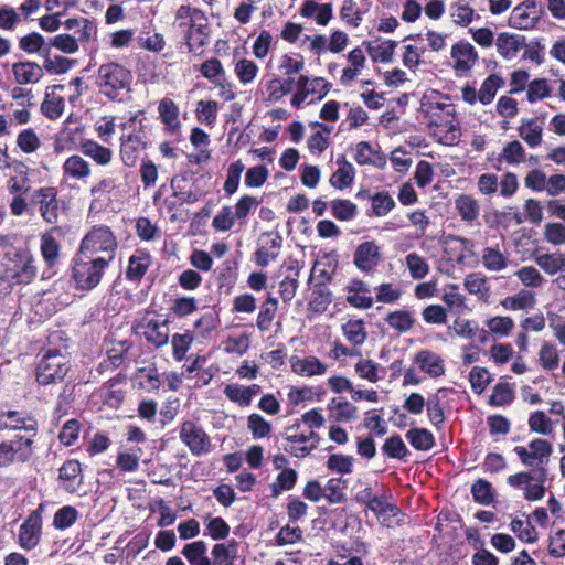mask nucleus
<instances>
[{
  "label": "nucleus",
  "instance_id": "nucleus-58",
  "mask_svg": "<svg viewBox=\"0 0 565 565\" xmlns=\"http://www.w3.org/2000/svg\"><path fill=\"white\" fill-rule=\"evenodd\" d=\"M478 331V324L475 321L457 318L452 324L448 327L449 334L465 340L473 339Z\"/></svg>",
  "mask_w": 565,
  "mask_h": 565
},
{
  "label": "nucleus",
  "instance_id": "nucleus-23",
  "mask_svg": "<svg viewBox=\"0 0 565 565\" xmlns=\"http://www.w3.org/2000/svg\"><path fill=\"white\" fill-rule=\"evenodd\" d=\"M142 329L146 340L154 347L160 348L169 342L170 330L167 320L149 319L142 326Z\"/></svg>",
  "mask_w": 565,
  "mask_h": 565
},
{
  "label": "nucleus",
  "instance_id": "nucleus-39",
  "mask_svg": "<svg viewBox=\"0 0 565 565\" xmlns=\"http://www.w3.org/2000/svg\"><path fill=\"white\" fill-rule=\"evenodd\" d=\"M536 303L535 295L527 290V289H521L518 294L513 296L505 297L500 305L511 311H519V310H529L534 308Z\"/></svg>",
  "mask_w": 565,
  "mask_h": 565
},
{
  "label": "nucleus",
  "instance_id": "nucleus-55",
  "mask_svg": "<svg viewBox=\"0 0 565 565\" xmlns=\"http://www.w3.org/2000/svg\"><path fill=\"white\" fill-rule=\"evenodd\" d=\"M277 308V299L269 296L267 300L263 303V307L257 316L256 324L260 331L264 332L269 330L271 322L276 316Z\"/></svg>",
  "mask_w": 565,
  "mask_h": 565
},
{
  "label": "nucleus",
  "instance_id": "nucleus-2",
  "mask_svg": "<svg viewBox=\"0 0 565 565\" xmlns=\"http://www.w3.org/2000/svg\"><path fill=\"white\" fill-rule=\"evenodd\" d=\"M2 279L13 285L30 284L38 274L35 258L26 248H13L6 253Z\"/></svg>",
  "mask_w": 565,
  "mask_h": 565
},
{
  "label": "nucleus",
  "instance_id": "nucleus-31",
  "mask_svg": "<svg viewBox=\"0 0 565 565\" xmlns=\"http://www.w3.org/2000/svg\"><path fill=\"white\" fill-rule=\"evenodd\" d=\"M348 61L350 65L343 68L340 77V82L344 86L350 85L361 74L366 58L362 49L355 47L348 54Z\"/></svg>",
  "mask_w": 565,
  "mask_h": 565
},
{
  "label": "nucleus",
  "instance_id": "nucleus-64",
  "mask_svg": "<svg viewBox=\"0 0 565 565\" xmlns=\"http://www.w3.org/2000/svg\"><path fill=\"white\" fill-rule=\"evenodd\" d=\"M544 239L554 245L562 246L565 244V224L561 222H548L543 230Z\"/></svg>",
  "mask_w": 565,
  "mask_h": 565
},
{
  "label": "nucleus",
  "instance_id": "nucleus-54",
  "mask_svg": "<svg viewBox=\"0 0 565 565\" xmlns=\"http://www.w3.org/2000/svg\"><path fill=\"white\" fill-rule=\"evenodd\" d=\"M409 444L417 450L427 451L434 446V435L425 428H411L406 433Z\"/></svg>",
  "mask_w": 565,
  "mask_h": 565
},
{
  "label": "nucleus",
  "instance_id": "nucleus-1",
  "mask_svg": "<svg viewBox=\"0 0 565 565\" xmlns=\"http://www.w3.org/2000/svg\"><path fill=\"white\" fill-rule=\"evenodd\" d=\"M36 422L18 412L0 414V468L24 462L32 455Z\"/></svg>",
  "mask_w": 565,
  "mask_h": 565
},
{
  "label": "nucleus",
  "instance_id": "nucleus-62",
  "mask_svg": "<svg viewBox=\"0 0 565 565\" xmlns=\"http://www.w3.org/2000/svg\"><path fill=\"white\" fill-rule=\"evenodd\" d=\"M218 109V103L215 100H200L195 110L196 118L202 124L214 126Z\"/></svg>",
  "mask_w": 565,
  "mask_h": 565
},
{
  "label": "nucleus",
  "instance_id": "nucleus-36",
  "mask_svg": "<svg viewBox=\"0 0 565 565\" xmlns=\"http://www.w3.org/2000/svg\"><path fill=\"white\" fill-rule=\"evenodd\" d=\"M463 286L470 295L476 296L481 301H488L491 288L487 277L481 273L467 275L463 280Z\"/></svg>",
  "mask_w": 565,
  "mask_h": 565
},
{
  "label": "nucleus",
  "instance_id": "nucleus-18",
  "mask_svg": "<svg viewBox=\"0 0 565 565\" xmlns=\"http://www.w3.org/2000/svg\"><path fill=\"white\" fill-rule=\"evenodd\" d=\"M328 418L333 423H350L358 418V407L343 397H333L327 404Z\"/></svg>",
  "mask_w": 565,
  "mask_h": 565
},
{
  "label": "nucleus",
  "instance_id": "nucleus-48",
  "mask_svg": "<svg viewBox=\"0 0 565 565\" xmlns=\"http://www.w3.org/2000/svg\"><path fill=\"white\" fill-rule=\"evenodd\" d=\"M519 135L531 148H535L542 142L543 126L536 119H530L520 126Z\"/></svg>",
  "mask_w": 565,
  "mask_h": 565
},
{
  "label": "nucleus",
  "instance_id": "nucleus-22",
  "mask_svg": "<svg viewBox=\"0 0 565 565\" xmlns=\"http://www.w3.org/2000/svg\"><path fill=\"white\" fill-rule=\"evenodd\" d=\"M495 46L501 57L511 61L525 46L524 38L519 34L502 32L495 39Z\"/></svg>",
  "mask_w": 565,
  "mask_h": 565
},
{
  "label": "nucleus",
  "instance_id": "nucleus-35",
  "mask_svg": "<svg viewBox=\"0 0 565 565\" xmlns=\"http://www.w3.org/2000/svg\"><path fill=\"white\" fill-rule=\"evenodd\" d=\"M260 391L259 385L253 384L244 387L238 384H228L224 387L225 396L233 403H237L242 406H248L253 397Z\"/></svg>",
  "mask_w": 565,
  "mask_h": 565
},
{
  "label": "nucleus",
  "instance_id": "nucleus-52",
  "mask_svg": "<svg viewBox=\"0 0 565 565\" xmlns=\"http://www.w3.org/2000/svg\"><path fill=\"white\" fill-rule=\"evenodd\" d=\"M385 320L392 329L399 333L408 332L415 324V319L412 313L406 310H395L390 312Z\"/></svg>",
  "mask_w": 565,
  "mask_h": 565
},
{
  "label": "nucleus",
  "instance_id": "nucleus-19",
  "mask_svg": "<svg viewBox=\"0 0 565 565\" xmlns=\"http://www.w3.org/2000/svg\"><path fill=\"white\" fill-rule=\"evenodd\" d=\"M55 188H41L36 192L40 212L43 220L50 224H55L58 220V202Z\"/></svg>",
  "mask_w": 565,
  "mask_h": 565
},
{
  "label": "nucleus",
  "instance_id": "nucleus-5",
  "mask_svg": "<svg viewBox=\"0 0 565 565\" xmlns=\"http://www.w3.org/2000/svg\"><path fill=\"white\" fill-rule=\"evenodd\" d=\"M117 239L109 227L94 226L82 239L78 252L90 257H104L107 263L115 259Z\"/></svg>",
  "mask_w": 565,
  "mask_h": 565
},
{
  "label": "nucleus",
  "instance_id": "nucleus-43",
  "mask_svg": "<svg viewBox=\"0 0 565 565\" xmlns=\"http://www.w3.org/2000/svg\"><path fill=\"white\" fill-rule=\"evenodd\" d=\"M207 544L202 541H194L186 544L182 550V555L191 565H211V561L206 555Z\"/></svg>",
  "mask_w": 565,
  "mask_h": 565
},
{
  "label": "nucleus",
  "instance_id": "nucleus-41",
  "mask_svg": "<svg viewBox=\"0 0 565 565\" xmlns=\"http://www.w3.org/2000/svg\"><path fill=\"white\" fill-rule=\"evenodd\" d=\"M79 129H71V128H64L62 129L54 139V151L56 153H63L67 151H73L77 147H79V143L84 140L79 138Z\"/></svg>",
  "mask_w": 565,
  "mask_h": 565
},
{
  "label": "nucleus",
  "instance_id": "nucleus-63",
  "mask_svg": "<svg viewBox=\"0 0 565 565\" xmlns=\"http://www.w3.org/2000/svg\"><path fill=\"white\" fill-rule=\"evenodd\" d=\"M514 275L525 287L530 288H541L546 282L545 278L533 266H523Z\"/></svg>",
  "mask_w": 565,
  "mask_h": 565
},
{
  "label": "nucleus",
  "instance_id": "nucleus-12",
  "mask_svg": "<svg viewBox=\"0 0 565 565\" xmlns=\"http://www.w3.org/2000/svg\"><path fill=\"white\" fill-rule=\"evenodd\" d=\"M44 503L32 511L19 527L18 544L24 551L35 548L42 540V515L44 513Z\"/></svg>",
  "mask_w": 565,
  "mask_h": 565
},
{
  "label": "nucleus",
  "instance_id": "nucleus-3",
  "mask_svg": "<svg viewBox=\"0 0 565 565\" xmlns=\"http://www.w3.org/2000/svg\"><path fill=\"white\" fill-rule=\"evenodd\" d=\"M109 266L104 257H90L77 252L73 260V279L76 287L83 290L94 289Z\"/></svg>",
  "mask_w": 565,
  "mask_h": 565
},
{
  "label": "nucleus",
  "instance_id": "nucleus-6",
  "mask_svg": "<svg viewBox=\"0 0 565 565\" xmlns=\"http://www.w3.org/2000/svg\"><path fill=\"white\" fill-rule=\"evenodd\" d=\"M282 449L295 458H306L319 447L320 436L312 429H303L299 424L285 428L281 435Z\"/></svg>",
  "mask_w": 565,
  "mask_h": 565
},
{
  "label": "nucleus",
  "instance_id": "nucleus-28",
  "mask_svg": "<svg viewBox=\"0 0 565 565\" xmlns=\"http://www.w3.org/2000/svg\"><path fill=\"white\" fill-rule=\"evenodd\" d=\"M65 30L73 32V35L83 43H87L96 35V25L87 18H71L63 22Z\"/></svg>",
  "mask_w": 565,
  "mask_h": 565
},
{
  "label": "nucleus",
  "instance_id": "nucleus-27",
  "mask_svg": "<svg viewBox=\"0 0 565 565\" xmlns=\"http://www.w3.org/2000/svg\"><path fill=\"white\" fill-rule=\"evenodd\" d=\"M81 471V463L76 460H68L60 468L58 478L66 492L74 493L78 490L82 484Z\"/></svg>",
  "mask_w": 565,
  "mask_h": 565
},
{
  "label": "nucleus",
  "instance_id": "nucleus-11",
  "mask_svg": "<svg viewBox=\"0 0 565 565\" xmlns=\"http://www.w3.org/2000/svg\"><path fill=\"white\" fill-rule=\"evenodd\" d=\"M513 451L525 467H545L553 454V445L542 438L531 440L527 446H515Z\"/></svg>",
  "mask_w": 565,
  "mask_h": 565
},
{
  "label": "nucleus",
  "instance_id": "nucleus-56",
  "mask_svg": "<svg viewBox=\"0 0 565 565\" xmlns=\"http://www.w3.org/2000/svg\"><path fill=\"white\" fill-rule=\"evenodd\" d=\"M305 68V61L301 56L284 54L278 60V71L281 77H292Z\"/></svg>",
  "mask_w": 565,
  "mask_h": 565
},
{
  "label": "nucleus",
  "instance_id": "nucleus-17",
  "mask_svg": "<svg viewBox=\"0 0 565 565\" xmlns=\"http://www.w3.org/2000/svg\"><path fill=\"white\" fill-rule=\"evenodd\" d=\"M290 367L295 374L305 377L321 376L328 371V365L315 355L291 356Z\"/></svg>",
  "mask_w": 565,
  "mask_h": 565
},
{
  "label": "nucleus",
  "instance_id": "nucleus-7",
  "mask_svg": "<svg viewBox=\"0 0 565 565\" xmlns=\"http://www.w3.org/2000/svg\"><path fill=\"white\" fill-rule=\"evenodd\" d=\"M547 479L546 467H541L532 471H522L511 475L507 479V483L523 491V497L527 501H540L545 497V482Z\"/></svg>",
  "mask_w": 565,
  "mask_h": 565
},
{
  "label": "nucleus",
  "instance_id": "nucleus-61",
  "mask_svg": "<svg viewBox=\"0 0 565 565\" xmlns=\"http://www.w3.org/2000/svg\"><path fill=\"white\" fill-rule=\"evenodd\" d=\"M342 331L348 341L360 345L366 340L367 333L362 320H349L342 326Z\"/></svg>",
  "mask_w": 565,
  "mask_h": 565
},
{
  "label": "nucleus",
  "instance_id": "nucleus-57",
  "mask_svg": "<svg viewBox=\"0 0 565 565\" xmlns=\"http://www.w3.org/2000/svg\"><path fill=\"white\" fill-rule=\"evenodd\" d=\"M499 160L509 164H519L525 161V150L518 140L510 141L502 148Z\"/></svg>",
  "mask_w": 565,
  "mask_h": 565
},
{
  "label": "nucleus",
  "instance_id": "nucleus-34",
  "mask_svg": "<svg viewBox=\"0 0 565 565\" xmlns=\"http://www.w3.org/2000/svg\"><path fill=\"white\" fill-rule=\"evenodd\" d=\"M151 265V256L147 252L137 250L128 260L126 277L129 280H140L149 266Z\"/></svg>",
  "mask_w": 565,
  "mask_h": 565
},
{
  "label": "nucleus",
  "instance_id": "nucleus-40",
  "mask_svg": "<svg viewBox=\"0 0 565 565\" xmlns=\"http://www.w3.org/2000/svg\"><path fill=\"white\" fill-rule=\"evenodd\" d=\"M397 42L393 40L375 41L367 44V52L373 62L391 63Z\"/></svg>",
  "mask_w": 565,
  "mask_h": 565
},
{
  "label": "nucleus",
  "instance_id": "nucleus-4",
  "mask_svg": "<svg viewBox=\"0 0 565 565\" xmlns=\"http://www.w3.org/2000/svg\"><path fill=\"white\" fill-rule=\"evenodd\" d=\"M430 120L435 126L433 134L443 145H455L460 138V130L455 117L452 104H430L428 108Z\"/></svg>",
  "mask_w": 565,
  "mask_h": 565
},
{
  "label": "nucleus",
  "instance_id": "nucleus-30",
  "mask_svg": "<svg viewBox=\"0 0 565 565\" xmlns=\"http://www.w3.org/2000/svg\"><path fill=\"white\" fill-rule=\"evenodd\" d=\"M370 510L375 513L379 522L384 526L392 527L399 522V509L383 500H372Z\"/></svg>",
  "mask_w": 565,
  "mask_h": 565
},
{
  "label": "nucleus",
  "instance_id": "nucleus-60",
  "mask_svg": "<svg viewBox=\"0 0 565 565\" xmlns=\"http://www.w3.org/2000/svg\"><path fill=\"white\" fill-rule=\"evenodd\" d=\"M77 519L78 511L72 505H64L55 512L52 525L56 530H66L71 527Z\"/></svg>",
  "mask_w": 565,
  "mask_h": 565
},
{
  "label": "nucleus",
  "instance_id": "nucleus-13",
  "mask_svg": "<svg viewBox=\"0 0 565 565\" xmlns=\"http://www.w3.org/2000/svg\"><path fill=\"white\" fill-rule=\"evenodd\" d=\"M93 172L90 163L79 154H72L62 164L61 184L75 188L77 183L85 184Z\"/></svg>",
  "mask_w": 565,
  "mask_h": 565
},
{
  "label": "nucleus",
  "instance_id": "nucleus-53",
  "mask_svg": "<svg viewBox=\"0 0 565 565\" xmlns=\"http://www.w3.org/2000/svg\"><path fill=\"white\" fill-rule=\"evenodd\" d=\"M539 364L545 371H554L559 364V353L555 344L544 342L539 350Z\"/></svg>",
  "mask_w": 565,
  "mask_h": 565
},
{
  "label": "nucleus",
  "instance_id": "nucleus-50",
  "mask_svg": "<svg viewBox=\"0 0 565 565\" xmlns=\"http://www.w3.org/2000/svg\"><path fill=\"white\" fill-rule=\"evenodd\" d=\"M484 324L489 332L498 338L509 337L515 327L513 319L508 316L491 317Z\"/></svg>",
  "mask_w": 565,
  "mask_h": 565
},
{
  "label": "nucleus",
  "instance_id": "nucleus-45",
  "mask_svg": "<svg viewBox=\"0 0 565 565\" xmlns=\"http://www.w3.org/2000/svg\"><path fill=\"white\" fill-rule=\"evenodd\" d=\"M404 265L407 268L411 278L414 280L425 278L430 270L428 260L415 252L405 256Z\"/></svg>",
  "mask_w": 565,
  "mask_h": 565
},
{
  "label": "nucleus",
  "instance_id": "nucleus-38",
  "mask_svg": "<svg viewBox=\"0 0 565 565\" xmlns=\"http://www.w3.org/2000/svg\"><path fill=\"white\" fill-rule=\"evenodd\" d=\"M455 207L465 222H473L476 221L480 215V206L472 195L470 194H459L455 199Z\"/></svg>",
  "mask_w": 565,
  "mask_h": 565
},
{
  "label": "nucleus",
  "instance_id": "nucleus-15",
  "mask_svg": "<svg viewBox=\"0 0 565 565\" xmlns=\"http://www.w3.org/2000/svg\"><path fill=\"white\" fill-rule=\"evenodd\" d=\"M414 363L433 379L440 377L446 372L443 356L428 349L417 351L414 355Z\"/></svg>",
  "mask_w": 565,
  "mask_h": 565
},
{
  "label": "nucleus",
  "instance_id": "nucleus-49",
  "mask_svg": "<svg viewBox=\"0 0 565 565\" xmlns=\"http://www.w3.org/2000/svg\"><path fill=\"white\" fill-rule=\"evenodd\" d=\"M214 565H223L237 558V543L233 540L227 543H217L212 548Z\"/></svg>",
  "mask_w": 565,
  "mask_h": 565
},
{
  "label": "nucleus",
  "instance_id": "nucleus-44",
  "mask_svg": "<svg viewBox=\"0 0 565 565\" xmlns=\"http://www.w3.org/2000/svg\"><path fill=\"white\" fill-rule=\"evenodd\" d=\"M354 371L360 379L373 384L382 380L384 374V369L371 359L359 360L354 365Z\"/></svg>",
  "mask_w": 565,
  "mask_h": 565
},
{
  "label": "nucleus",
  "instance_id": "nucleus-29",
  "mask_svg": "<svg viewBox=\"0 0 565 565\" xmlns=\"http://www.w3.org/2000/svg\"><path fill=\"white\" fill-rule=\"evenodd\" d=\"M158 113L161 121L166 126V130L170 134L179 132L181 121L179 119V107L170 98H163L159 102Z\"/></svg>",
  "mask_w": 565,
  "mask_h": 565
},
{
  "label": "nucleus",
  "instance_id": "nucleus-37",
  "mask_svg": "<svg viewBox=\"0 0 565 565\" xmlns=\"http://www.w3.org/2000/svg\"><path fill=\"white\" fill-rule=\"evenodd\" d=\"M281 237L279 235H267V241L263 243V245L256 252V263L257 265L265 267L271 260H275L281 248Z\"/></svg>",
  "mask_w": 565,
  "mask_h": 565
},
{
  "label": "nucleus",
  "instance_id": "nucleus-42",
  "mask_svg": "<svg viewBox=\"0 0 565 565\" xmlns=\"http://www.w3.org/2000/svg\"><path fill=\"white\" fill-rule=\"evenodd\" d=\"M530 8H534V2L531 3L525 1L518 7H515L509 18V24L519 30H529L533 28L536 23V19L530 17L527 10Z\"/></svg>",
  "mask_w": 565,
  "mask_h": 565
},
{
  "label": "nucleus",
  "instance_id": "nucleus-8",
  "mask_svg": "<svg viewBox=\"0 0 565 565\" xmlns=\"http://www.w3.org/2000/svg\"><path fill=\"white\" fill-rule=\"evenodd\" d=\"M131 73L117 63L103 64L98 70L97 85L100 93L109 98H116L120 92L128 90Z\"/></svg>",
  "mask_w": 565,
  "mask_h": 565
},
{
  "label": "nucleus",
  "instance_id": "nucleus-32",
  "mask_svg": "<svg viewBox=\"0 0 565 565\" xmlns=\"http://www.w3.org/2000/svg\"><path fill=\"white\" fill-rule=\"evenodd\" d=\"M199 17V11L192 10L188 6H181L175 14L174 25L184 34L190 51L192 50L190 41L193 35L196 18Z\"/></svg>",
  "mask_w": 565,
  "mask_h": 565
},
{
  "label": "nucleus",
  "instance_id": "nucleus-26",
  "mask_svg": "<svg viewBox=\"0 0 565 565\" xmlns=\"http://www.w3.org/2000/svg\"><path fill=\"white\" fill-rule=\"evenodd\" d=\"M82 153L92 159L98 166H108L114 157L110 148L105 147L93 139H84L79 143Z\"/></svg>",
  "mask_w": 565,
  "mask_h": 565
},
{
  "label": "nucleus",
  "instance_id": "nucleus-20",
  "mask_svg": "<svg viewBox=\"0 0 565 565\" xmlns=\"http://www.w3.org/2000/svg\"><path fill=\"white\" fill-rule=\"evenodd\" d=\"M145 141L141 132L124 136L120 142V158L125 166L134 167L137 163L139 153L145 149Z\"/></svg>",
  "mask_w": 565,
  "mask_h": 565
},
{
  "label": "nucleus",
  "instance_id": "nucleus-16",
  "mask_svg": "<svg viewBox=\"0 0 565 565\" xmlns=\"http://www.w3.org/2000/svg\"><path fill=\"white\" fill-rule=\"evenodd\" d=\"M381 260L380 247L373 241L360 244L353 256V264L364 273H371Z\"/></svg>",
  "mask_w": 565,
  "mask_h": 565
},
{
  "label": "nucleus",
  "instance_id": "nucleus-9",
  "mask_svg": "<svg viewBox=\"0 0 565 565\" xmlns=\"http://www.w3.org/2000/svg\"><path fill=\"white\" fill-rule=\"evenodd\" d=\"M70 370V362L65 354L56 350H49L38 363L36 381L41 385L61 382Z\"/></svg>",
  "mask_w": 565,
  "mask_h": 565
},
{
  "label": "nucleus",
  "instance_id": "nucleus-24",
  "mask_svg": "<svg viewBox=\"0 0 565 565\" xmlns=\"http://www.w3.org/2000/svg\"><path fill=\"white\" fill-rule=\"evenodd\" d=\"M14 81L19 85L35 84L44 75L42 67L35 62H18L12 65Z\"/></svg>",
  "mask_w": 565,
  "mask_h": 565
},
{
  "label": "nucleus",
  "instance_id": "nucleus-14",
  "mask_svg": "<svg viewBox=\"0 0 565 565\" xmlns=\"http://www.w3.org/2000/svg\"><path fill=\"white\" fill-rule=\"evenodd\" d=\"M451 67L459 77L467 76L476 66L479 55L468 41H459L450 47Z\"/></svg>",
  "mask_w": 565,
  "mask_h": 565
},
{
  "label": "nucleus",
  "instance_id": "nucleus-59",
  "mask_svg": "<svg viewBox=\"0 0 565 565\" xmlns=\"http://www.w3.org/2000/svg\"><path fill=\"white\" fill-rule=\"evenodd\" d=\"M142 456L141 448L131 451L120 450L117 456L116 465L125 472H132L139 468V461Z\"/></svg>",
  "mask_w": 565,
  "mask_h": 565
},
{
  "label": "nucleus",
  "instance_id": "nucleus-47",
  "mask_svg": "<svg viewBox=\"0 0 565 565\" xmlns=\"http://www.w3.org/2000/svg\"><path fill=\"white\" fill-rule=\"evenodd\" d=\"M234 73L238 82L243 86H247L256 79L259 67L253 60L239 58L234 64Z\"/></svg>",
  "mask_w": 565,
  "mask_h": 565
},
{
  "label": "nucleus",
  "instance_id": "nucleus-21",
  "mask_svg": "<svg viewBox=\"0 0 565 565\" xmlns=\"http://www.w3.org/2000/svg\"><path fill=\"white\" fill-rule=\"evenodd\" d=\"M347 301L352 307L369 309L373 306V298L370 296V288L366 282L360 279H352L347 286Z\"/></svg>",
  "mask_w": 565,
  "mask_h": 565
},
{
  "label": "nucleus",
  "instance_id": "nucleus-10",
  "mask_svg": "<svg viewBox=\"0 0 565 565\" xmlns=\"http://www.w3.org/2000/svg\"><path fill=\"white\" fill-rule=\"evenodd\" d=\"M179 438L193 456L200 457L211 451V438L198 422H182Z\"/></svg>",
  "mask_w": 565,
  "mask_h": 565
},
{
  "label": "nucleus",
  "instance_id": "nucleus-25",
  "mask_svg": "<svg viewBox=\"0 0 565 565\" xmlns=\"http://www.w3.org/2000/svg\"><path fill=\"white\" fill-rule=\"evenodd\" d=\"M337 170L331 174L329 179V183L338 190H343L349 186L354 181L355 178V168L349 162L344 156H340L337 158Z\"/></svg>",
  "mask_w": 565,
  "mask_h": 565
},
{
  "label": "nucleus",
  "instance_id": "nucleus-46",
  "mask_svg": "<svg viewBox=\"0 0 565 565\" xmlns=\"http://www.w3.org/2000/svg\"><path fill=\"white\" fill-rule=\"evenodd\" d=\"M481 262L489 271H501L508 267V256L498 247H486L482 250Z\"/></svg>",
  "mask_w": 565,
  "mask_h": 565
},
{
  "label": "nucleus",
  "instance_id": "nucleus-51",
  "mask_svg": "<svg viewBox=\"0 0 565 565\" xmlns=\"http://www.w3.org/2000/svg\"><path fill=\"white\" fill-rule=\"evenodd\" d=\"M503 84V79L498 74H491L489 75L481 84L480 89L478 90V100L483 104L488 105L490 104L495 95L498 89Z\"/></svg>",
  "mask_w": 565,
  "mask_h": 565
},
{
  "label": "nucleus",
  "instance_id": "nucleus-33",
  "mask_svg": "<svg viewBox=\"0 0 565 565\" xmlns=\"http://www.w3.org/2000/svg\"><path fill=\"white\" fill-rule=\"evenodd\" d=\"M265 88L267 99L277 103L292 92L294 77L275 76L265 84Z\"/></svg>",
  "mask_w": 565,
  "mask_h": 565
}]
</instances>
